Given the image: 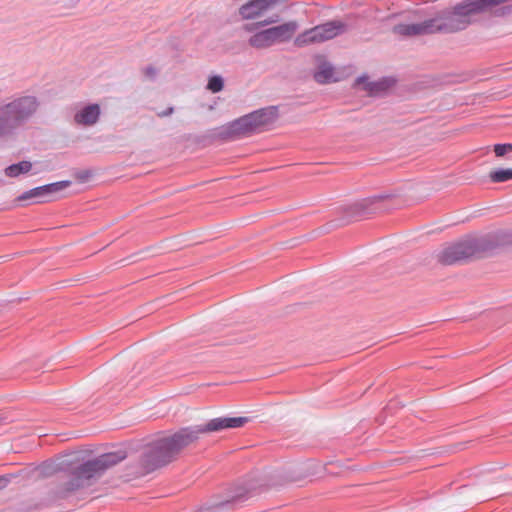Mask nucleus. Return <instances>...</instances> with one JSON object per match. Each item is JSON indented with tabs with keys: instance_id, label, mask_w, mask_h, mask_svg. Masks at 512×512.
I'll return each instance as SVG.
<instances>
[{
	"instance_id": "obj_1",
	"label": "nucleus",
	"mask_w": 512,
	"mask_h": 512,
	"mask_svg": "<svg viewBox=\"0 0 512 512\" xmlns=\"http://www.w3.org/2000/svg\"><path fill=\"white\" fill-rule=\"evenodd\" d=\"M247 422V417H219L210 420L205 425L183 428L172 435L159 438L142 455L134 474L136 476L146 475L169 464L184 448L195 443L201 434L243 427Z\"/></svg>"
},
{
	"instance_id": "obj_2",
	"label": "nucleus",
	"mask_w": 512,
	"mask_h": 512,
	"mask_svg": "<svg viewBox=\"0 0 512 512\" xmlns=\"http://www.w3.org/2000/svg\"><path fill=\"white\" fill-rule=\"evenodd\" d=\"M297 30L295 22H287L252 34L248 44L255 49H266L277 43L288 41Z\"/></svg>"
},
{
	"instance_id": "obj_3",
	"label": "nucleus",
	"mask_w": 512,
	"mask_h": 512,
	"mask_svg": "<svg viewBox=\"0 0 512 512\" xmlns=\"http://www.w3.org/2000/svg\"><path fill=\"white\" fill-rule=\"evenodd\" d=\"M125 458V452L117 451L103 454L92 461L86 462L77 469V480L80 481V483H78L77 486L84 485V481H88L100 475L103 471L118 464Z\"/></svg>"
},
{
	"instance_id": "obj_4",
	"label": "nucleus",
	"mask_w": 512,
	"mask_h": 512,
	"mask_svg": "<svg viewBox=\"0 0 512 512\" xmlns=\"http://www.w3.org/2000/svg\"><path fill=\"white\" fill-rule=\"evenodd\" d=\"M478 253V241L469 238L445 247L438 255V259L442 264L452 265L476 257Z\"/></svg>"
},
{
	"instance_id": "obj_5",
	"label": "nucleus",
	"mask_w": 512,
	"mask_h": 512,
	"mask_svg": "<svg viewBox=\"0 0 512 512\" xmlns=\"http://www.w3.org/2000/svg\"><path fill=\"white\" fill-rule=\"evenodd\" d=\"M342 31V26L335 22H328L322 25L315 26L311 29L299 34L294 44L297 47H304L311 44L322 43L324 41L333 39Z\"/></svg>"
},
{
	"instance_id": "obj_6",
	"label": "nucleus",
	"mask_w": 512,
	"mask_h": 512,
	"mask_svg": "<svg viewBox=\"0 0 512 512\" xmlns=\"http://www.w3.org/2000/svg\"><path fill=\"white\" fill-rule=\"evenodd\" d=\"M10 113L19 126L24 120L29 118L38 108V102L35 97L25 96L6 104Z\"/></svg>"
},
{
	"instance_id": "obj_7",
	"label": "nucleus",
	"mask_w": 512,
	"mask_h": 512,
	"mask_svg": "<svg viewBox=\"0 0 512 512\" xmlns=\"http://www.w3.org/2000/svg\"><path fill=\"white\" fill-rule=\"evenodd\" d=\"M276 119V111L273 109H262L247 115L238 120L237 125L247 132L259 129L262 126L272 123Z\"/></svg>"
},
{
	"instance_id": "obj_8",
	"label": "nucleus",
	"mask_w": 512,
	"mask_h": 512,
	"mask_svg": "<svg viewBox=\"0 0 512 512\" xmlns=\"http://www.w3.org/2000/svg\"><path fill=\"white\" fill-rule=\"evenodd\" d=\"M280 0H250L239 8V14L244 20H253L262 16Z\"/></svg>"
},
{
	"instance_id": "obj_9",
	"label": "nucleus",
	"mask_w": 512,
	"mask_h": 512,
	"mask_svg": "<svg viewBox=\"0 0 512 512\" xmlns=\"http://www.w3.org/2000/svg\"><path fill=\"white\" fill-rule=\"evenodd\" d=\"M394 85V81L391 79H381L379 81L370 82L367 77H359L356 80V86L366 91L370 96H377L387 91Z\"/></svg>"
},
{
	"instance_id": "obj_10",
	"label": "nucleus",
	"mask_w": 512,
	"mask_h": 512,
	"mask_svg": "<svg viewBox=\"0 0 512 512\" xmlns=\"http://www.w3.org/2000/svg\"><path fill=\"white\" fill-rule=\"evenodd\" d=\"M101 109L98 104H89L74 115V122L82 126L94 125L100 117Z\"/></svg>"
},
{
	"instance_id": "obj_11",
	"label": "nucleus",
	"mask_w": 512,
	"mask_h": 512,
	"mask_svg": "<svg viewBox=\"0 0 512 512\" xmlns=\"http://www.w3.org/2000/svg\"><path fill=\"white\" fill-rule=\"evenodd\" d=\"M70 184V181H59L41 187H37L19 196L18 200L21 201L32 197H42L48 194L56 193L62 189L69 187Z\"/></svg>"
},
{
	"instance_id": "obj_12",
	"label": "nucleus",
	"mask_w": 512,
	"mask_h": 512,
	"mask_svg": "<svg viewBox=\"0 0 512 512\" xmlns=\"http://www.w3.org/2000/svg\"><path fill=\"white\" fill-rule=\"evenodd\" d=\"M17 127L18 125L13 119L6 104L0 106V136L10 133Z\"/></svg>"
},
{
	"instance_id": "obj_13",
	"label": "nucleus",
	"mask_w": 512,
	"mask_h": 512,
	"mask_svg": "<svg viewBox=\"0 0 512 512\" xmlns=\"http://www.w3.org/2000/svg\"><path fill=\"white\" fill-rule=\"evenodd\" d=\"M314 78L318 83L324 84L336 81L334 71L330 64L322 63L314 74Z\"/></svg>"
},
{
	"instance_id": "obj_14",
	"label": "nucleus",
	"mask_w": 512,
	"mask_h": 512,
	"mask_svg": "<svg viewBox=\"0 0 512 512\" xmlns=\"http://www.w3.org/2000/svg\"><path fill=\"white\" fill-rule=\"evenodd\" d=\"M32 168V163L29 161H21L17 164H12L5 169L6 176L14 178L20 174L28 173Z\"/></svg>"
},
{
	"instance_id": "obj_15",
	"label": "nucleus",
	"mask_w": 512,
	"mask_h": 512,
	"mask_svg": "<svg viewBox=\"0 0 512 512\" xmlns=\"http://www.w3.org/2000/svg\"><path fill=\"white\" fill-rule=\"evenodd\" d=\"M489 177L494 183H502L512 179V168L496 169L489 173Z\"/></svg>"
},
{
	"instance_id": "obj_16",
	"label": "nucleus",
	"mask_w": 512,
	"mask_h": 512,
	"mask_svg": "<svg viewBox=\"0 0 512 512\" xmlns=\"http://www.w3.org/2000/svg\"><path fill=\"white\" fill-rule=\"evenodd\" d=\"M224 87V81L220 76H212L207 84V89L212 93L220 92Z\"/></svg>"
},
{
	"instance_id": "obj_17",
	"label": "nucleus",
	"mask_w": 512,
	"mask_h": 512,
	"mask_svg": "<svg viewBox=\"0 0 512 512\" xmlns=\"http://www.w3.org/2000/svg\"><path fill=\"white\" fill-rule=\"evenodd\" d=\"M512 151V144H497L494 146L496 156L502 157Z\"/></svg>"
},
{
	"instance_id": "obj_18",
	"label": "nucleus",
	"mask_w": 512,
	"mask_h": 512,
	"mask_svg": "<svg viewBox=\"0 0 512 512\" xmlns=\"http://www.w3.org/2000/svg\"><path fill=\"white\" fill-rule=\"evenodd\" d=\"M275 22H277V19L271 17V18L265 19L264 21L258 22L256 24H247V25H245L244 29L246 31L252 32L258 26H266V25L273 24Z\"/></svg>"
},
{
	"instance_id": "obj_19",
	"label": "nucleus",
	"mask_w": 512,
	"mask_h": 512,
	"mask_svg": "<svg viewBox=\"0 0 512 512\" xmlns=\"http://www.w3.org/2000/svg\"><path fill=\"white\" fill-rule=\"evenodd\" d=\"M143 74L148 79H154L157 74V69L153 66H148L143 69Z\"/></svg>"
}]
</instances>
